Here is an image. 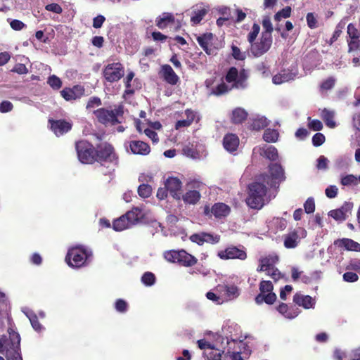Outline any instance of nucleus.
I'll return each mask as SVG.
<instances>
[{
	"mask_svg": "<svg viewBox=\"0 0 360 360\" xmlns=\"http://www.w3.org/2000/svg\"><path fill=\"white\" fill-rule=\"evenodd\" d=\"M248 77V75L245 70H241L238 72L236 68L232 67L226 75V81L229 84H226L222 82L220 84L214 85V79L212 78L206 79L205 84L210 94L219 96L227 93L233 88L244 89L246 86Z\"/></svg>",
	"mask_w": 360,
	"mask_h": 360,
	"instance_id": "obj_1",
	"label": "nucleus"
},
{
	"mask_svg": "<svg viewBox=\"0 0 360 360\" xmlns=\"http://www.w3.org/2000/svg\"><path fill=\"white\" fill-rule=\"evenodd\" d=\"M265 182L257 180L249 186L248 197L246 199L247 205L252 209H261L266 202L269 201L267 196V188L264 185Z\"/></svg>",
	"mask_w": 360,
	"mask_h": 360,
	"instance_id": "obj_2",
	"label": "nucleus"
},
{
	"mask_svg": "<svg viewBox=\"0 0 360 360\" xmlns=\"http://www.w3.org/2000/svg\"><path fill=\"white\" fill-rule=\"evenodd\" d=\"M92 257L91 250L82 245L69 248L65 262L72 268L79 269L88 264Z\"/></svg>",
	"mask_w": 360,
	"mask_h": 360,
	"instance_id": "obj_3",
	"label": "nucleus"
},
{
	"mask_svg": "<svg viewBox=\"0 0 360 360\" xmlns=\"http://www.w3.org/2000/svg\"><path fill=\"white\" fill-rule=\"evenodd\" d=\"M214 341L205 340H200L198 341V345L200 349L204 350L203 354L207 360H220L222 350V344L224 343V338L218 334L214 335Z\"/></svg>",
	"mask_w": 360,
	"mask_h": 360,
	"instance_id": "obj_4",
	"label": "nucleus"
},
{
	"mask_svg": "<svg viewBox=\"0 0 360 360\" xmlns=\"http://www.w3.org/2000/svg\"><path fill=\"white\" fill-rule=\"evenodd\" d=\"M186 192L181 194V199L186 205H196L201 198V192L205 189V184L195 179H189L185 186Z\"/></svg>",
	"mask_w": 360,
	"mask_h": 360,
	"instance_id": "obj_5",
	"label": "nucleus"
},
{
	"mask_svg": "<svg viewBox=\"0 0 360 360\" xmlns=\"http://www.w3.org/2000/svg\"><path fill=\"white\" fill-rule=\"evenodd\" d=\"M285 179L284 169L278 163H271L269 165L267 174H262L259 180H262L270 187H275Z\"/></svg>",
	"mask_w": 360,
	"mask_h": 360,
	"instance_id": "obj_6",
	"label": "nucleus"
},
{
	"mask_svg": "<svg viewBox=\"0 0 360 360\" xmlns=\"http://www.w3.org/2000/svg\"><path fill=\"white\" fill-rule=\"evenodd\" d=\"M79 160L84 164H92L96 161V150L86 141H79L75 145Z\"/></svg>",
	"mask_w": 360,
	"mask_h": 360,
	"instance_id": "obj_7",
	"label": "nucleus"
},
{
	"mask_svg": "<svg viewBox=\"0 0 360 360\" xmlns=\"http://www.w3.org/2000/svg\"><path fill=\"white\" fill-rule=\"evenodd\" d=\"M8 332L10 335L11 345L6 346V357L7 360H22L20 354V335L12 328H9Z\"/></svg>",
	"mask_w": 360,
	"mask_h": 360,
	"instance_id": "obj_8",
	"label": "nucleus"
},
{
	"mask_svg": "<svg viewBox=\"0 0 360 360\" xmlns=\"http://www.w3.org/2000/svg\"><path fill=\"white\" fill-rule=\"evenodd\" d=\"M94 113L101 123L115 124L120 122L118 117L122 115L123 110L121 106L111 110L105 108H99L96 110H94Z\"/></svg>",
	"mask_w": 360,
	"mask_h": 360,
	"instance_id": "obj_9",
	"label": "nucleus"
},
{
	"mask_svg": "<svg viewBox=\"0 0 360 360\" xmlns=\"http://www.w3.org/2000/svg\"><path fill=\"white\" fill-rule=\"evenodd\" d=\"M278 257L269 255L262 257L259 259V265L257 269V271H265L266 274L270 276L273 279L277 281L280 278L281 274L275 267L276 263L278 262Z\"/></svg>",
	"mask_w": 360,
	"mask_h": 360,
	"instance_id": "obj_10",
	"label": "nucleus"
},
{
	"mask_svg": "<svg viewBox=\"0 0 360 360\" xmlns=\"http://www.w3.org/2000/svg\"><path fill=\"white\" fill-rule=\"evenodd\" d=\"M274 286L269 281H262L259 283V294L255 297L257 304L265 302L268 304H273L276 300V295L273 292Z\"/></svg>",
	"mask_w": 360,
	"mask_h": 360,
	"instance_id": "obj_11",
	"label": "nucleus"
},
{
	"mask_svg": "<svg viewBox=\"0 0 360 360\" xmlns=\"http://www.w3.org/2000/svg\"><path fill=\"white\" fill-rule=\"evenodd\" d=\"M105 79L110 83L119 81L124 75V68L120 62L108 63L103 70Z\"/></svg>",
	"mask_w": 360,
	"mask_h": 360,
	"instance_id": "obj_12",
	"label": "nucleus"
},
{
	"mask_svg": "<svg viewBox=\"0 0 360 360\" xmlns=\"http://www.w3.org/2000/svg\"><path fill=\"white\" fill-rule=\"evenodd\" d=\"M96 161L102 165L108 162L113 165L117 164L116 155L110 144L103 143L98 146L96 150Z\"/></svg>",
	"mask_w": 360,
	"mask_h": 360,
	"instance_id": "obj_13",
	"label": "nucleus"
},
{
	"mask_svg": "<svg viewBox=\"0 0 360 360\" xmlns=\"http://www.w3.org/2000/svg\"><path fill=\"white\" fill-rule=\"evenodd\" d=\"M307 231L302 227H297L283 236L284 246L288 249L296 248L300 240L307 236Z\"/></svg>",
	"mask_w": 360,
	"mask_h": 360,
	"instance_id": "obj_14",
	"label": "nucleus"
},
{
	"mask_svg": "<svg viewBox=\"0 0 360 360\" xmlns=\"http://www.w3.org/2000/svg\"><path fill=\"white\" fill-rule=\"evenodd\" d=\"M272 44V37L262 34L258 41L251 44L250 51L255 57H259L266 53Z\"/></svg>",
	"mask_w": 360,
	"mask_h": 360,
	"instance_id": "obj_15",
	"label": "nucleus"
},
{
	"mask_svg": "<svg viewBox=\"0 0 360 360\" xmlns=\"http://www.w3.org/2000/svg\"><path fill=\"white\" fill-rule=\"evenodd\" d=\"M217 255L220 259L224 260L236 259L245 260L247 258L245 248L236 246H229L225 250H220Z\"/></svg>",
	"mask_w": 360,
	"mask_h": 360,
	"instance_id": "obj_16",
	"label": "nucleus"
},
{
	"mask_svg": "<svg viewBox=\"0 0 360 360\" xmlns=\"http://www.w3.org/2000/svg\"><path fill=\"white\" fill-rule=\"evenodd\" d=\"M216 291L222 294L225 302L236 299L240 294V288L237 285L230 284L228 282L219 285L216 288Z\"/></svg>",
	"mask_w": 360,
	"mask_h": 360,
	"instance_id": "obj_17",
	"label": "nucleus"
},
{
	"mask_svg": "<svg viewBox=\"0 0 360 360\" xmlns=\"http://www.w3.org/2000/svg\"><path fill=\"white\" fill-rule=\"evenodd\" d=\"M165 186L174 199L181 200L182 183L179 178L174 176L167 178L165 182Z\"/></svg>",
	"mask_w": 360,
	"mask_h": 360,
	"instance_id": "obj_18",
	"label": "nucleus"
},
{
	"mask_svg": "<svg viewBox=\"0 0 360 360\" xmlns=\"http://www.w3.org/2000/svg\"><path fill=\"white\" fill-rule=\"evenodd\" d=\"M253 154H259L271 161H275L278 158L277 149L273 146L266 144L255 147Z\"/></svg>",
	"mask_w": 360,
	"mask_h": 360,
	"instance_id": "obj_19",
	"label": "nucleus"
},
{
	"mask_svg": "<svg viewBox=\"0 0 360 360\" xmlns=\"http://www.w3.org/2000/svg\"><path fill=\"white\" fill-rule=\"evenodd\" d=\"M190 240L200 245H203L205 243L216 244L219 243L220 237L218 235H213L205 232L195 233L190 236Z\"/></svg>",
	"mask_w": 360,
	"mask_h": 360,
	"instance_id": "obj_20",
	"label": "nucleus"
},
{
	"mask_svg": "<svg viewBox=\"0 0 360 360\" xmlns=\"http://www.w3.org/2000/svg\"><path fill=\"white\" fill-rule=\"evenodd\" d=\"M293 302L305 309H314L316 305V299L309 295H306L301 292H297L293 296Z\"/></svg>",
	"mask_w": 360,
	"mask_h": 360,
	"instance_id": "obj_21",
	"label": "nucleus"
},
{
	"mask_svg": "<svg viewBox=\"0 0 360 360\" xmlns=\"http://www.w3.org/2000/svg\"><path fill=\"white\" fill-rule=\"evenodd\" d=\"M84 94V89L79 85L72 88H65L60 91V94L66 101H72L80 98Z\"/></svg>",
	"mask_w": 360,
	"mask_h": 360,
	"instance_id": "obj_22",
	"label": "nucleus"
},
{
	"mask_svg": "<svg viewBox=\"0 0 360 360\" xmlns=\"http://www.w3.org/2000/svg\"><path fill=\"white\" fill-rule=\"evenodd\" d=\"M51 123V129L53 133L57 136H61L65 133L69 131L72 128V123L65 120H49Z\"/></svg>",
	"mask_w": 360,
	"mask_h": 360,
	"instance_id": "obj_23",
	"label": "nucleus"
},
{
	"mask_svg": "<svg viewBox=\"0 0 360 360\" xmlns=\"http://www.w3.org/2000/svg\"><path fill=\"white\" fill-rule=\"evenodd\" d=\"M352 208V203L345 202L340 208L330 211L328 215L337 221H344L348 217Z\"/></svg>",
	"mask_w": 360,
	"mask_h": 360,
	"instance_id": "obj_24",
	"label": "nucleus"
},
{
	"mask_svg": "<svg viewBox=\"0 0 360 360\" xmlns=\"http://www.w3.org/2000/svg\"><path fill=\"white\" fill-rule=\"evenodd\" d=\"M174 24L175 18L171 13L165 12L155 19V25L160 30L171 27L174 25Z\"/></svg>",
	"mask_w": 360,
	"mask_h": 360,
	"instance_id": "obj_25",
	"label": "nucleus"
},
{
	"mask_svg": "<svg viewBox=\"0 0 360 360\" xmlns=\"http://www.w3.org/2000/svg\"><path fill=\"white\" fill-rule=\"evenodd\" d=\"M223 146L226 150L233 153L239 146V139L236 134H228L224 137Z\"/></svg>",
	"mask_w": 360,
	"mask_h": 360,
	"instance_id": "obj_26",
	"label": "nucleus"
},
{
	"mask_svg": "<svg viewBox=\"0 0 360 360\" xmlns=\"http://www.w3.org/2000/svg\"><path fill=\"white\" fill-rule=\"evenodd\" d=\"M209 11L208 7L204 5H198L193 8L191 17V22L193 25L199 24L204 18Z\"/></svg>",
	"mask_w": 360,
	"mask_h": 360,
	"instance_id": "obj_27",
	"label": "nucleus"
},
{
	"mask_svg": "<svg viewBox=\"0 0 360 360\" xmlns=\"http://www.w3.org/2000/svg\"><path fill=\"white\" fill-rule=\"evenodd\" d=\"M183 151L187 157L193 159H202L207 155L202 146H200L198 149L194 148L193 146H187L184 148Z\"/></svg>",
	"mask_w": 360,
	"mask_h": 360,
	"instance_id": "obj_28",
	"label": "nucleus"
},
{
	"mask_svg": "<svg viewBox=\"0 0 360 360\" xmlns=\"http://www.w3.org/2000/svg\"><path fill=\"white\" fill-rule=\"evenodd\" d=\"M129 148L134 154L146 155L150 151L149 146L146 143L141 141H131Z\"/></svg>",
	"mask_w": 360,
	"mask_h": 360,
	"instance_id": "obj_29",
	"label": "nucleus"
},
{
	"mask_svg": "<svg viewBox=\"0 0 360 360\" xmlns=\"http://www.w3.org/2000/svg\"><path fill=\"white\" fill-rule=\"evenodd\" d=\"M161 73L164 79L169 84L174 85L179 81V77L169 65H164L162 66Z\"/></svg>",
	"mask_w": 360,
	"mask_h": 360,
	"instance_id": "obj_30",
	"label": "nucleus"
},
{
	"mask_svg": "<svg viewBox=\"0 0 360 360\" xmlns=\"http://www.w3.org/2000/svg\"><path fill=\"white\" fill-rule=\"evenodd\" d=\"M278 311L285 318L292 319L297 317L300 311L297 308L289 307L286 304L281 303L277 307Z\"/></svg>",
	"mask_w": 360,
	"mask_h": 360,
	"instance_id": "obj_31",
	"label": "nucleus"
},
{
	"mask_svg": "<svg viewBox=\"0 0 360 360\" xmlns=\"http://www.w3.org/2000/svg\"><path fill=\"white\" fill-rule=\"evenodd\" d=\"M334 244L340 248H343L349 251H359L360 244L349 238L339 239L335 241Z\"/></svg>",
	"mask_w": 360,
	"mask_h": 360,
	"instance_id": "obj_32",
	"label": "nucleus"
},
{
	"mask_svg": "<svg viewBox=\"0 0 360 360\" xmlns=\"http://www.w3.org/2000/svg\"><path fill=\"white\" fill-rule=\"evenodd\" d=\"M295 75H296L294 72L283 70L273 77L272 82L274 84L277 85L281 84L284 82L294 79Z\"/></svg>",
	"mask_w": 360,
	"mask_h": 360,
	"instance_id": "obj_33",
	"label": "nucleus"
},
{
	"mask_svg": "<svg viewBox=\"0 0 360 360\" xmlns=\"http://www.w3.org/2000/svg\"><path fill=\"white\" fill-rule=\"evenodd\" d=\"M134 224L129 217L127 216V213L122 215L120 218L115 219L113 221V229L117 231H122L124 229L130 228Z\"/></svg>",
	"mask_w": 360,
	"mask_h": 360,
	"instance_id": "obj_34",
	"label": "nucleus"
},
{
	"mask_svg": "<svg viewBox=\"0 0 360 360\" xmlns=\"http://www.w3.org/2000/svg\"><path fill=\"white\" fill-rule=\"evenodd\" d=\"M210 212L216 217L221 218L227 216L230 212V208L224 203H215L211 208Z\"/></svg>",
	"mask_w": 360,
	"mask_h": 360,
	"instance_id": "obj_35",
	"label": "nucleus"
},
{
	"mask_svg": "<svg viewBox=\"0 0 360 360\" xmlns=\"http://www.w3.org/2000/svg\"><path fill=\"white\" fill-rule=\"evenodd\" d=\"M178 263L184 266H191L197 263V259L186 252L185 250H179Z\"/></svg>",
	"mask_w": 360,
	"mask_h": 360,
	"instance_id": "obj_36",
	"label": "nucleus"
},
{
	"mask_svg": "<svg viewBox=\"0 0 360 360\" xmlns=\"http://www.w3.org/2000/svg\"><path fill=\"white\" fill-rule=\"evenodd\" d=\"M184 115L186 118L176 122L175 128L176 129H180L181 128L187 127L191 124L195 118V112L191 110H185Z\"/></svg>",
	"mask_w": 360,
	"mask_h": 360,
	"instance_id": "obj_37",
	"label": "nucleus"
},
{
	"mask_svg": "<svg viewBox=\"0 0 360 360\" xmlns=\"http://www.w3.org/2000/svg\"><path fill=\"white\" fill-rule=\"evenodd\" d=\"M213 37L214 36L212 33H205L197 37V41L199 45L208 54L210 53L209 51V47L212 44Z\"/></svg>",
	"mask_w": 360,
	"mask_h": 360,
	"instance_id": "obj_38",
	"label": "nucleus"
},
{
	"mask_svg": "<svg viewBox=\"0 0 360 360\" xmlns=\"http://www.w3.org/2000/svg\"><path fill=\"white\" fill-rule=\"evenodd\" d=\"M146 214L144 210L142 207H136L133 208L131 211L127 212V216L129 217V220L132 221L134 224L138 222L140 219H141L144 215Z\"/></svg>",
	"mask_w": 360,
	"mask_h": 360,
	"instance_id": "obj_39",
	"label": "nucleus"
},
{
	"mask_svg": "<svg viewBox=\"0 0 360 360\" xmlns=\"http://www.w3.org/2000/svg\"><path fill=\"white\" fill-rule=\"evenodd\" d=\"M268 226L275 231H282L287 226V221L283 218L275 217L268 222Z\"/></svg>",
	"mask_w": 360,
	"mask_h": 360,
	"instance_id": "obj_40",
	"label": "nucleus"
},
{
	"mask_svg": "<svg viewBox=\"0 0 360 360\" xmlns=\"http://www.w3.org/2000/svg\"><path fill=\"white\" fill-rule=\"evenodd\" d=\"M251 127L255 130H260L269 124V122L265 117L257 115L251 119Z\"/></svg>",
	"mask_w": 360,
	"mask_h": 360,
	"instance_id": "obj_41",
	"label": "nucleus"
},
{
	"mask_svg": "<svg viewBox=\"0 0 360 360\" xmlns=\"http://www.w3.org/2000/svg\"><path fill=\"white\" fill-rule=\"evenodd\" d=\"M248 117V112L241 108H237L232 112L231 120L235 124L241 123Z\"/></svg>",
	"mask_w": 360,
	"mask_h": 360,
	"instance_id": "obj_42",
	"label": "nucleus"
},
{
	"mask_svg": "<svg viewBox=\"0 0 360 360\" xmlns=\"http://www.w3.org/2000/svg\"><path fill=\"white\" fill-rule=\"evenodd\" d=\"M22 311L26 315V316L29 319L32 328L36 331H40L43 328L41 325L38 321V319H37V316L31 310L25 308L22 310Z\"/></svg>",
	"mask_w": 360,
	"mask_h": 360,
	"instance_id": "obj_43",
	"label": "nucleus"
},
{
	"mask_svg": "<svg viewBox=\"0 0 360 360\" xmlns=\"http://www.w3.org/2000/svg\"><path fill=\"white\" fill-rule=\"evenodd\" d=\"M358 177L354 174L340 176V184L343 186H355L358 185Z\"/></svg>",
	"mask_w": 360,
	"mask_h": 360,
	"instance_id": "obj_44",
	"label": "nucleus"
},
{
	"mask_svg": "<svg viewBox=\"0 0 360 360\" xmlns=\"http://www.w3.org/2000/svg\"><path fill=\"white\" fill-rule=\"evenodd\" d=\"M321 117L328 127L334 128L335 127V122L333 121L334 112L333 111L324 109L321 112Z\"/></svg>",
	"mask_w": 360,
	"mask_h": 360,
	"instance_id": "obj_45",
	"label": "nucleus"
},
{
	"mask_svg": "<svg viewBox=\"0 0 360 360\" xmlns=\"http://www.w3.org/2000/svg\"><path fill=\"white\" fill-rule=\"evenodd\" d=\"M262 25L264 29L262 34H266L268 37H272L271 34L274 28L271 22L270 17L267 15L264 16L262 18Z\"/></svg>",
	"mask_w": 360,
	"mask_h": 360,
	"instance_id": "obj_46",
	"label": "nucleus"
},
{
	"mask_svg": "<svg viewBox=\"0 0 360 360\" xmlns=\"http://www.w3.org/2000/svg\"><path fill=\"white\" fill-rule=\"evenodd\" d=\"M278 132L275 129H267L265 130L263 139L265 141L269 143H274L278 140Z\"/></svg>",
	"mask_w": 360,
	"mask_h": 360,
	"instance_id": "obj_47",
	"label": "nucleus"
},
{
	"mask_svg": "<svg viewBox=\"0 0 360 360\" xmlns=\"http://www.w3.org/2000/svg\"><path fill=\"white\" fill-rule=\"evenodd\" d=\"M206 297L209 300L212 301L214 303L217 304H222L225 303L224 297L222 296L221 293L219 292H214L212 291L207 292L206 293Z\"/></svg>",
	"mask_w": 360,
	"mask_h": 360,
	"instance_id": "obj_48",
	"label": "nucleus"
},
{
	"mask_svg": "<svg viewBox=\"0 0 360 360\" xmlns=\"http://www.w3.org/2000/svg\"><path fill=\"white\" fill-rule=\"evenodd\" d=\"M138 193L141 198H148L152 193V187L147 184H141L138 188Z\"/></svg>",
	"mask_w": 360,
	"mask_h": 360,
	"instance_id": "obj_49",
	"label": "nucleus"
},
{
	"mask_svg": "<svg viewBox=\"0 0 360 360\" xmlns=\"http://www.w3.org/2000/svg\"><path fill=\"white\" fill-rule=\"evenodd\" d=\"M260 32V27L258 24L254 23L252 27L251 31L249 32L248 35V41L252 44L255 42L257 37L258 36Z\"/></svg>",
	"mask_w": 360,
	"mask_h": 360,
	"instance_id": "obj_50",
	"label": "nucleus"
},
{
	"mask_svg": "<svg viewBox=\"0 0 360 360\" xmlns=\"http://www.w3.org/2000/svg\"><path fill=\"white\" fill-rule=\"evenodd\" d=\"M179 255V250H169L164 253V257L167 261L169 262L178 263Z\"/></svg>",
	"mask_w": 360,
	"mask_h": 360,
	"instance_id": "obj_51",
	"label": "nucleus"
},
{
	"mask_svg": "<svg viewBox=\"0 0 360 360\" xmlns=\"http://www.w3.org/2000/svg\"><path fill=\"white\" fill-rule=\"evenodd\" d=\"M101 104V100L98 97H91L87 102L86 108L89 110H94L96 108L99 107Z\"/></svg>",
	"mask_w": 360,
	"mask_h": 360,
	"instance_id": "obj_52",
	"label": "nucleus"
},
{
	"mask_svg": "<svg viewBox=\"0 0 360 360\" xmlns=\"http://www.w3.org/2000/svg\"><path fill=\"white\" fill-rule=\"evenodd\" d=\"M134 77V73L132 71H130L127 73L126 78L124 79V83L126 86V90L124 91L125 94H132L134 93V90L131 89L130 82Z\"/></svg>",
	"mask_w": 360,
	"mask_h": 360,
	"instance_id": "obj_53",
	"label": "nucleus"
},
{
	"mask_svg": "<svg viewBox=\"0 0 360 360\" xmlns=\"http://www.w3.org/2000/svg\"><path fill=\"white\" fill-rule=\"evenodd\" d=\"M307 25L311 29H315L318 27L317 18L314 13H308L306 16Z\"/></svg>",
	"mask_w": 360,
	"mask_h": 360,
	"instance_id": "obj_54",
	"label": "nucleus"
},
{
	"mask_svg": "<svg viewBox=\"0 0 360 360\" xmlns=\"http://www.w3.org/2000/svg\"><path fill=\"white\" fill-rule=\"evenodd\" d=\"M47 83L54 89H59L62 86L60 79L56 75H51L48 78Z\"/></svg>",
	"mask_w": 360,
	"mask_h": 360,
	"instance_id": "obj_55",
	"label": "nucleus"
},
{
	"mask_svg": "<svg viewBox=\"0 0 360 360\" xmlns=\"http://www.w3.org/2000/svg\"><path fill=\"white\" fill-rule=\"evenodd\" d=\"M141 281L146 285L150 286L155 283V277L153 274L150 272H146L142 276Z\"/></svg>",
	"mask_w": 360,
	"mask_h": 360,
	"instance_id": "obj_56",
	"label": "nucleus"
},
{
	"mask_svg": "<svg viewBox=\"0 0 360 360\" xmlns=\"http://www.w3.org/2000/svg\"><path fill=\"white\" fill-rule=\"evenodd\" d=\"M291 14V8L289 6H287L283 8L281 11H278L275 15V20L279 21L281 18H287L290 16Z\"/></svg>",
	"mask_w": 360,
	"mask_h": 360,
	"instance_id": "obj_57",
	"label": "nucleus"
},
{
	"mask_svg": "<svg viewBox=\"0 0 360 360\" xmlns=\"http://www.w3.org/2000/svg\"><path fill=\"white\" fill-rule=\"evenodd\" d=\"M304 211L307 214L313 213L315 210V202L312 198H309L304 204Z\"/></svg>",
	"mask_w": 360,
	"mask_h": 360,
	"instance_id": "obj_58",
	"label": "nucleus"
},
{
	"mask_svg": "<svg viewBox=\"0 0 360 360\" xmlns=\"http://www.w3.org/2000/svg\"><path fill=\"white\" fill-rule=\"evenodd\" d=\"M347 34L350 39H354L355 40H357V38H359L360 36L358 30L352 23L349 24L347 26Z\"/></svg>",
	"mask_w": 360,
	"mask_h": 360,
	"instance_id": "obj_59",
	"label": "nucleus"
},
{
	"mask_svg": "<svg viewBox=\"0 0 360 360\" xmlns=\"http://www.w3.org/2000/svg\"><path fill=\"white\" fill-rule=\"evenodd\" d=\"M328 160L323 155H321L317 160L316 167L319 170H326L328 169Z\"/></svg>",
	"mask_w": 360,
	"mask_h": 360,
	"instance_id": "obj_60",
	"label": "nucleus"
},
{
	"mask_svg": "<svg viewBox=\"0 0 360 360\" xmlns=\"http://www.w3.org/2000/svg\"><path fill=\"white\" fill-rule=\"evenodd\" d=\"M45 9L48 11H50V12H52V13H56V14H60L63 12L62 7L59 4H55V3L47 4L45 6Z\"/></svg>",
	"mask_w": 360,
	"mask_h": 360,
	"instance_id": "obj_61",
	"label": "nucleus"
},
{
	"mask_svg": "<svg viewBox=\"0 0 360 360\" xmlns=\"http://www.w3.org/2000/svg\"><path fill=\"white\" fill-rule=\"evenodd\" d=\"M338 188L335 185L328 186L325 190L326 195L329 198H334L337 196Z\"/></svg>",
	"mask_w": 360,
	"mask_h": 360,
	"instance_id": "obj_62",
	"label": "nucleus"
},
{
	"mask_svg": "<svg viewBox=\"0 0 360 360\" xmlns=\"http://www.w3.org/2000/svg\"><path fill=\"white\" fill-rule=\"evenodd\" d=\"M325 141V136L321 133H316L312 138L313 145L315 146H320Z\"/></svg>",
	"mask_w": 360,
	"mask_h": 360,
	"instance_id": "obj_63",
	"label": "nucleus"
},
{
	"mask_svg": "<svg viewBox=\"0 0 360 360\" xmlns=\"http://www.w3.org/2000/svg\"><path fill=\"white\" fill-rule=\"evenodd\" d=\"M347 269L354 270L360 274V259H354L350 260L349 264L346 267Z\"/></svg>",
	"mask_w": 360,
	"mask_h": 360,
	"instance_id": "obj_64",
	"label": "nucleus"
}]
</instances>
